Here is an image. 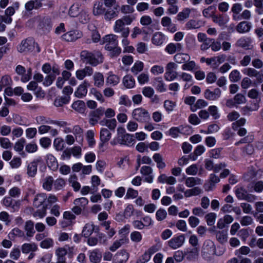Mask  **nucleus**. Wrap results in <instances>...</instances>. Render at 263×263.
I'll return each instance as SVG.
<instances>
[{
	"label": "nucleus",
	"instance_id": "4d7b16f0",
	"mask_svg": "<svg viewBox=\"0 0 263 263\" xmlns=\"http://www.w3.org/2000/svg\"><path fill=\"white\" fill-rule=\"evenodd\" d=\"M216 237L220 243H226L228 240L227 232L224 231H218L216 232Z\"/></svg>",
	"mask_w": 263,
	"mask_h": 263
},
{
	"label": "nucleus",
	"instance_id": "603ef678",
	"mask_svg": "<svg viewBox=\"0 0 263 263\" xmlns=\"http://www.w3.org/2000/svg\"><path fill=\"white\" fill-rule=\"evenodd\" d=\"M191 10L189 8H184L177 15V19L179 21H184L190 16Z\"/></svg>",
	"mask_w": 263,
	"mask_h": 263
},
{
	"label": "nucleus",
	"instance_id": "bf43d9fd",
	"mask_svg": "<svg viewBox=\"0 0 263 263\" xmlns=\"http://www.w3.org/2000/svg\"><path fill=\"white\" fill-rule=\"evenodd\" d=\"M80 5L78 3H74L71 6L68 11V15L71 17H76L79 13Z\"/></svg>",
	"mask_w": 263,
	"mask_h": 263
},
{
	"label": "nucleus",
	"instance_id": "f8f14e48",
	"mask_svg": "<svg viewBox=\"0 0 263 263\" xmlns=\"http://www.w3.org/2000/svg\"><path fill=\"white\" fill-rule=\"evenodd\" d=\"M42 162V158L38 157L34 159L27 166V174L29 177H34L37 171V166L40 163Z\"/></svg>",
	"mask_w": 263,
	"mask_h": 263
},
{
	"label": "nucleus",
	"instance_id": "423d86ee",
	"mask_svg": "<svg viewBox=\"0 0 263 263\" xmlns=\"http://www.w3.org/2000/svg\"><path fill=\"white\" fill-rule=\"evenodd\" d=\"M37 24V29L39 31L46 33L50 31L51 28L50 20L47 17H37L35 18Z\"/></svg>",
	"mask_w": 263,
	"mask_h": 263
},
{
	"label": "nucleus",
	"instance_id": "0eeeda50",
	"mask_svg": "<svg viewBox=\"0 0 263 263\" xmlns=\"http://www.w3.org/2000/svg\"><path fill=\"white\" fill-rule=\"evenodd\" d=\"M125 25L120 18L116 20L113 27L114 32L121 33V36L127 37L129 34V28Z\"/></svg>",
	"mask_w": 263,
	"mask_h": 263
},
{
	"label": "nucleus",
	"instance_id": "a19ab883",
	"mask_svg": "<svg viewBox=\"0 0 263 263\" xmlns=\"http://www.w3.org/2000/svg\"><path fill=\"white\" fill-rule=\"evenodd\" d=\"M205 150L204 146L198 145L195 149L193 154L190 155L189 157L193 161H195L197 160V157L201 155L205 152Z\"/></svg>",
	"mask_w": 263,
	"mask_h": 263
},
{
	"label": "nucleus",
	"instance_id": "09e8293b",
	"mask_svg": "<svg viewBox=\"0 0 263 263\" xmlns=\"http://www.w3.org/2000/svg\"><path fill=\"white\" fill-rule=\"evenodd\" d=\"M127 242L128 239L126 237H123L119 240H117L109 247V250L114 252L119 248L122 245L126 243Z\"/></svg>",
	"mask_w": 263,
	"mask_h": 263
},
{
	"label": "nucleus",
	"instance_id": "052dcab7",
	"mask_svg": "<svg viewBox=\"0 0 263 263\" xmlns=\"http://www.w3.org/2000/svg\"><path fill=\"white\" fill-rule=\"evenodd\" d=\"M242 71L244 74L250 77H255L258 79L260 77L258 72L252 68H246Z\"/></svg>",
	"mask_w": 263,
	"mask_h": 263
},
{
	"label": "nucleus",
	"instance_id": "5701e85b",
	"mask_svg": "<svg viewBox=\"0 0 263 263\" xmlns=\"http://www.w3.org/2000/svg\"><path fill=\"white\" fill-rule=\"evenodd\" d=\"M199 254V251L198 248L194 247L188 249L185 252V255L186 259L189 261H193L197 259Z\"/></svg>",
	"mask_w": 263,
	"mask_h": 263
},
{
	"label": "nucleus",
	"instance_id": "9d476101",
	"mask_svg": "<svg viewBox=\"0 0 263 263\" xmlns=\"http://www.w3.org/2000/svg\"><path fill=\"white\" fill-rule=\"evenodd\" d=\"M15 71L17 74L22 76L21 80L23 83L27 82L31 78L32 70L31 68L28 69L26 72L25 67L19 65L16 67Z\"/></svg>",
	"mask_w": 263,
	"mask_h": 263
},
{
	"label": "nucleus",
	"instance_id": "c03bdc74",
	"mask_svg": "<svg viewBox=\"0 0 263 263\" xmlns=\"http://www.w3.org/2000/svg\"><path fill=\"white\" fill-rule=\"evenodd\" d=\"M25 230L26 231L27 236L29 237L33 236L35 233L34 223L31 220L27 221L25 224Z\"/></svg>",
	"mask_w": 263,
	"mask_h": 263
},
{
	"label": "nucleus",
	"instance_id": "f704fd0d",
	"mask_svg": "<svg viewBox=\"0 0 263 263\" xmlns=\"http://www.w3.org/2000/svg\"><path fill=\"white\" fill-rule=\"evenodd\" d=\"M105 8L101 2H96L94 3L92 13L95 15H100L105 13Z\"/></svg>",
	"mask_w": 263,
	"mask_h": 263
},
{
	"label": "nucleus",
	"instance_id": "a211bd4d",
	"mask_svg": "<svg viewBox=\"0 0 263 263\" xmlns=\"http://www.w3.org/2000/svg\"><path fill=\"white\" fill-rule=\"evenodd\" d=\"M161 24L167 31L171 33L177 31L176 25L172 23L171 18L168 16H163L161 20Z\"/></svg>",
	"mask_w": 263,
	"mask_h": 263
},
{
	"label": "nucleus",
	"instance_id": "6e6552de",
	"mask_svg": "<svg viewBox=\"0 0 263 263\" xmlns=\"http://www.w3.org/2000/svg\"><path fill=\"white\" fill-rule=\"evenodd\" d=\"M106 50H111L118 44V36L113 34L105 35L102 40Z\"/></svg>",
	"mask_w": 263,
	"mask_h": 263
},
{
	"label": "nucleus",
	"instance_id": "f3484780",
	"mask_svg": "<svg viewBox=\"0 0 263 263\" xmlns=\"http://www.w3.org/2000/svg\"><path fill=\"white\" fill-rule=\"evenodd\" d=\"M83 35L82 32L79 30L69 31L62 36V39L67 42H73L81 38Z\"/></svg>",
	"mask_w": 263,
	"mask_h": 263
},
{
	"label": "nucleus",
	"instance_id": "ea45409f",
	"mask_svg": "<svg viewBox=\"0 0 263 263\" xmlns=\"http://www.w3.org/2000/svg\"><path fill=\"white\" fill-rule=\"evenodd\" d=\"M47 199V196L44 193L36 195L34 199L33 205L36 208L42 205Z\"/></svg>",
	"mask_w": 263,
	"mask_h": 263
},
{
	"label": "nucleus",
	"instance_id": "412c9836",
	"mask_svg": "<svg viewBox=\"0 0 263 263\" xmlns=\"http://www.w3.org/2000/svg\"><path fill=\"white\" fill-rule=\"evenodd\" d=\"M140 173L142 175L145 176L144 180L146 182L150 183L153 182V169L151 167L143 166L140 169Z\"/></svg>",
	"mask_w": 263,
	"mask_h": 263
},
{
	"label": "nucleus",
	"instance_id": "8fccbe9b",
	"mask_svg": "<svg viewBox=\"0 0 263 263\" xmlns=\"http://www.w3.org/2000/svg\"><path fill=\"white\" fill-rule=\"evenodd\" d=\"M140 23L142 26L149 27L153 25V20L151 16L144 15L140 17Z\"/></svg>",
	"mask_w": 263,
	"mask_h": 263
},
{
	"label": "nucleus",
	"instance_id": "72a5a7b5",
	"mask_svg": "<svg viewBox=\"0 0 263 263\" xmlns=\"http://www.w3.org/2000/svg\"><path fill=\"white\" fill-rule=\"evenodd\" d=\"M213 21L218 24L220 26H224L229 21L228 16L225 15H214L213 16Z\"/></svg>",
	"mask_w": 263,
	"mask_h": 263
},
{
	"label": "nucleus",
	"instance_id": "dca6fc26",
	"mask_svg": "<svg viewBox=\"0 0 263 263\" xmlns=\"http://www.w3.org/2000/svg\"><path fill=\"white\" fill-rule=\"evenodd\" d=\"M104 112V109L102 107H99L96 110L92 111L89 115V123L94 125L100 120Z\"/></svg>",
	"mask_w": 263,
	"mask_h": 263
},
{
	"label": "nucleus",
	"instance_id": "b1692460",
	"mask_svg": "<svg viewBox=\"0 0 263 263\" xmlns=\"http://www.w3.org/2000/svg\"><path fill=\"white\" fill-rule=\"evenodd\" d=\"M183 49V46L179 43L168 44L165 47V50L168 54H172L176 51H180Z\"/></svg>",
	"mask_w": 263,
	"mask_h": 263
},
{
	"label": "nucleus",
	"instance_id": "de8ad7c7",
	"mask_svg": "<svg viewBox=\"0 0 263 263\" xmlns=\"http://www.w3.org/2000/svg\"><path fill=\"white\" fill-rule=\"evenodd\" d=\"M153 158L154 160L157 163V166L158 168L162 169L164 168L166 164L164 161L163 157L159 153H155Z\"/></svg>",
	"mask_w": 263,
	"mask_h": 263
},
{
	"label": "nucleus",
	"instance_id": "680f3d73",
	"mask_svg": "<svg viewBox=\"0 0 263 263\" xmlns=\"http://www.w3.org/2000/svg\"><path fill=\"white\" fill-rule=\"evenodd\" d=\"M12 145V143L8 138L0 137V146L2 148L6 149H11Z\"/></svg>",
	"mask_w": 263,
	"mask_h": 263
},
{
	"label": "nucleus",
	"instance_id": "9b49d317",
	"mask_svg": "<svg viewBox=\"0 0 263 263\" xmlns=\"http://www.w3.org/2000/svg\"><path fill=\"white\" fill-rule=\"evenodd\" d=\"M107 239L105 235L102 233H99L97 237H89L87 239V244L90 246H95L98 243L106 245Z\"/></svg>",
	"mask_w": 263,
	"mask_h": 263
},
{
	"label": "nucleus",
	"instance_id": "ddd939ff",
	"mask_svg": "<svg viewBox=\"0 0 263 263\" xmlns=\"http://www.w3.org/2000/svg\"><path fill=\"white\" fill-rule=\"evenodd\" d=\"M90 86L89 82L87 80H84L81 84L77 87L76 90L74 91V96L78 98H82L87 93V88Z\"/></svg>",
	"mask_w": 263,
	"mask_h": 263
},
{
	"label": "nucleus",
	"instance_id": "a878e982",
	"mask_svg": "<svg viewBox=\"0 0 263 263\" xmlns=\"http://www.w3.org/2000/svg\"><path fill=\"white\" fill-rule=\"evenodd\" d=\"M165 35L161 32H155L152 37V43L157 46H160L164 42Z\"/></svg>",
	"mask_w": 263,
	"mask_h": 263
},
{
	"label": "nucleus",
	"instance_id": "a18cd8bd",
	"mask_svg": "<svg viewBox=\"0 0 263 263\" xmlns=\"http://www.w3.org/2000/svg\"><path fill=\"white\" fill-rule=\"evenodd\" d=\"M242 9V7L240 4L236 3L233 5L231 10L233 13V18L234 20H240V16L238 15V14L240 13Z\"/></svg>",
	"mask_w": 263,
	"mask_h": 263
},
{
	"label": "nucleus",
	"instance_id": "2eb2a0df",
	"mask_svg": "<svg viewBox=\"0 0 263 263\" xmlns=\"http://www.w3.org/2000/svg\"><path fill=\"white\" fill-rule=\"evenodd\" d=\"M93 73L92 67L87 66L84 68L78 69L76 72V77L79 80H83L86 77H90Z\"/></svg>",
	"mask_w": 263,
	"mask_h": 263
},
{
	"label": "nucleus",
	"instance_id": "2f4dec72",
	"mask_svg": "<svg viewBox=\"0 0 263 263\" xmlns=\"http://www.w3.org/2000/svg\"><path fill=\"white\" fill-rule=\"evenodd\" d=\"M122 83L124 87L127 89L132 88L135 85V80L130 74H127L123 77Z\"/></svg>",
	"mask_w": 263,
	"mask_h": 263
},
{
	"label": "nucleus",
	"instance_id": "6e6d98bb",
	"mask_svg": "<svg viewBox=\"0 0 263 263\" xmlns=\"http://www.w3.org/2000/svg\"><path fill=\"white\" fill-rule=\"evenodd\" d=\"M54 246L53 239L51 238H47L43 240L40 244V246L45 249L52 248Z\"/></svg>",
	"mask_w": 263,
	"mask_h": 263
},
{
	"label": "nucleus",
	"instance_id": "7ed1b4c3",
	"mask_svg": "<svg viewBox=\"0 0 263 263\" xmlns=\"http://www.w3.org/2000/svg\"><path fill=\"white\" fill-rule=\"evenodd\" d=\"M117 135L116 138H114L110 144L115 145L118 143L122 145H126L132 141V136L125 133V129L122 127H118L117 128Z\"/></svg>",
	"mask_w": 263,
	"mask_h": 263
},
{
	"label": "nucleus",
	"instance_id": "58836bf2",
	"mask_svg": "<svg viewBox=\"0 0 263 263\" xmlns=\"http://www.w3.org/2000/svg\"><path fill=\"white\" fill-rule=\"evenodd\" d=\"M111 137V133L106 128H102L100 133V141L107 142Z\"/></svg>",
	"mask_w": 263,
	"mask_h": 263
},
{
	"label": "nucleus",
	"instance_id": "cd10ccee",
	"mask_svg": "<svg viewBox=\"0 0 263 263\" xmlns=\"http://www.w3.org/2000/svg\"><path fill=\"white\" fill-rule=\"evenodd\" d=\"M252 27L251 23L247 21H243L239 23L237 27L236 30L240 33H244L249 32Z\"/></svg>",
	"mask_w": 263,
	"mask_h": 263
},
{
	"label": "nucleus",
	"instance_id": "37998d69",
	"mask_svg": "<svg viewBox=\"0 0 263 263\" xmlns=\"http://www.w3.org/2000/svg\"><path fill=\"white\" fill-rule=\"evenodd\" d=\"M102 254L99 250L95 249L90 252L89 259L91 262L98 263L101 261Z\"/></svg>",
	"mask_w": 263,
	"mask_h": 263
},
{
	"label": "nucleus",
	"instance_id": "bb28decb",
	"mask_svg": "<svg viewBox=\"0 0 263 263\" xmlns=\"http://www.w3.org/2000/svg\"><path fill=\"white\" fill-rule=\"evenodd\" d=\"M46 157L48 167L52 170H56L58 167V163L55 157L50 154H47Z\"/></svg>",
	"mask_w": 263,
	"mask_h": 263
},
{
	"label": "nucleus",
	"instance_id": "4468645a",
	"mask_svg": "<svg viewBox=\"0 0 263 263\" xmlns=\"http://www.w3.org/2000/svg\"><path fill=\"white\" fill-rule=\"evenodd\" d=\"M191 129L188 126H180L179 127H172L168 131L169 134L173 138H176L178 137L179 134H189Z\"/></svg>",
	"mask_w": 263,
	"mask_h": 263
},
{
	"label": "nucleus",
	"instance_id": "393cba45",
	"mask_svg": "<svg viewBox=\"0 0 263 263\" xmlns=\"http://www.w3.org/2000/svg\"><path fill=\"white\" fill-rule=\"evenodd\" d=\"M96 226L92 222H88L85 224L82 232V235L86 237H89L95 231Z\"/></svg>",
	"mask_w": 263,
	"mask_h": 263
},
{
	"label": "nucleus",
	"instance_id": "e2e57ef3",
	"mask_svg": "<svg viewBox=\"0 0 263 263\" xmlns=\"http://www.w3.org/2000/svg\"><path fill=\"white\" fill-rule=\"evenodd\" d=\"M106 83L108 85L115 86L120 82V78L116 75L111 74L106 79Z\"/></svg>",
	"mask_w": 263,
	"mask_h": 263
},
{
	"label": "nucleus",
	"instance_id": "f257e3e1",
	"mask_svg": "<svg viewBox=\"0 0 263 263\" xmlns=\"http://www.w3.org/2000/svg\"><path fill=\"white\" fill-rule=\"evenodd\" d=\"M214 255L216 254V248L215 243L210 239L204 241L201 250V255L203 259L206 261H211Z\"/></svg>",
	"mask_w": 263,
	"mask_h": 263
},
{
	"label": "nucleus",
	"instance_id": "473e14b6",
	"mask_svg": "<svg viewBox=\"0 0 263 263\" xmlns=\"http://www.w3.org/2000/svg\"><path fill=\"white\" fill-rule=\"evenodd\" d=\"M42 6V3L39 0H31L25 4V7L26 10L31 11L33 9H37Z\"/></svg>",
	"mask_w": 263,
	"mask_h": 263
},
{
	"label": "nucleus",
	"instance_id": "20e7f679",
	"mask_svg": "<svg viewBox=\"0 0 263 263\" xmlns=\"http://www.w3.org/2000/svg\"><path fill=\"white\" fill-rule=\"evenodd\" d=\"M132 116L134 119L141 123H145L151 119L148 110L142 107L134 109L132 111Z\"/></svg>",
	"mask_w": 263,
	"mask_h": 263
},
{
	"label": "nucleus",
	"instance_id": "69168bd1",
	"mask_svg": "<svg viewBox=\"0 0 263 263\" xmlns=\"http://www.w3.org/2000/svg\"><path fill=\"white\" fill-rule=\"evenodd\" d=\"M196 67V63L194 61H187L185 62L181 66L183 70L193 71Z\"/></svg>",
	"mask_w": 263,
	"mask_h": 263
},
{
	"label": "nucleus",
	"instance_id": "4c0bfd02",
	"mask_svg": "<svg viewBox=\"0 0 263 263\" xmlns=\"http://www.w3.org/2000/svg\"><path fill=\"white\" fill-rule=\"evenodd\" d=\"M68 182L75 192L79 191L81 187V184L78 181V177L76 175L73 174L70 175L68 179Z\"/></svg>",
	"mask_w": 263,
	"mask_h": 263
},
{
	"label": "nucleus",
	"instance_id": "13d9d810",
	"mask_svg": "<svg viewBox=\"0 0 263 263\" xmlns=\"http://www.w3.org/2000/svg\"><path fill=\"white\" fill-rule=\"evenodd\" d=\"M226 55L222 54L216 57H212L213 68H217L220 64L224 62L226 60Z\"/></svg>",
	"mask_w": 263,
	"mask_h": 263
},
{
	"label": "nucleus",
	"instance_id": "4be33fe9",
	"mask_svg": "<svg viewBox=\"0 0 263 263\" xmlns=\"http://www.w3.org/2000/svg\"><path fill=\"white\" fill-rule=\"evenodd\" d=\"M128 258V253L125 250H121L116 254L114 263H125Z\"/></svg>",
	"mask_w": 263,
	"mask_h": 263
},
{
	"label": "nucleus",
	"instance_id": "7c9ffc66",
	"mask_svg": "<svg viewBox=\"0 0 263 263\" xmlns=\"http://www.w3.org/2000/svg\"><path fill=\"white\" fill-rule=\"evenodd\" d=\"M256 212L254 216L259 220L260 223L263 222V203L257 202L255 204Z\"/></svg>",
	"mask_w": 263,
	"mask_h": 263
},
{
	"label": "nucleus",
	"instance_id": "338daca9",
	"mask_svg": "<svg viewBox=\"0 0 263 263\" xmlns=\"http://www.w3.org/2000/svg\"><path fill=\"white\" fill-rule=\"evenodd\" d=\"M9 195L12 198H18L21 194V190L17 186H13L8 191Z\"/></svg>",
	"mask_w": 263,
	"mask_h": 263
},
{
	"label": "nucleus",
	"instance_id": "5fc2aeb1",
	"mask_svg": "<svg viewBox=\"0 0 263 263\" xmlns=\"http://www.w3.org/2000/svg\"><path fill=\"white\" fill-rule=\"evenodd\" d=\"M100 124L102 126L106 125L110 130H114L117 126V121L115 119L101 121Z\"/></svg>",
	"mask_w": 263,
	"mask_h": 263
},
{
	"label": "nucleus",
	"instance_id": "39448f33",
	"mask_svg": "<svg viewBox=\"0 0 263 263\" xmlns=\"http://www.w3.org/2000/svg\"><path fill=\"white\" fill-rule=\"evenodd\" d=\"M35 45H37V44H35L33 39L27 38L21 42L17 48V51L20 53L27 54L32 52Z\"/></svg>",
	"mask_w": 263,
	"mask_h": 263
},
{
	"label": "nucleus",
	"instance_id": "6ab92c4d",
	"mask_svg": "<svg viewBox=\"0 0 263 263\" xmlns=\"http://www.w3.org/2000/svg\"><path fill=\"white\" fill-rule=\"evenodd\" d=\"M184 241V236L183 235H181L172 238L168 241V245L173 249H177L183 245Z\"/></svg>",
	"mask_w": 263,
	"mask_h": 263
},
{
	"label": "nucleus",
	"instance_id": "3c124183",
	"mask_svg": "<svg viewBox=\"0 0 263 263\" xmlns=\"http://www.w3.org/2000/svg\"><path fill=\"white\" fill-rule=\"evenodd\" d=\"M144 68V63L140 61H137L134 64L131 68V71L134 74L136 75L139 72L142 71Z\"/></svg>",
	"mask_w": 263,
	"mask_h": 263
},
{
	"label": "nucleus",
	"instance_id": "c756f323",
	"mask_svg": "<svg viewBox=\"0 0 263 263\" xmlns=\"http://www.w3.org/2000/svg\"><path fill=\"white\" fill-rule=\"evenodd\" d=\"M203 25L202 21L200 20H190L185 25L187 30L196 29L200 28Z\"/></svg>",
	"mask_w": 263,
	"mask_h": 263
},
{
	"label": "nucleus",
	"instance_id": "f03ea898",
	"mask_svg": "<svg viewBox=\"0 0 263 263\" xmlns=\"http://www.w3.org/2000/svg\"><path fill=\"white\" fill-rule=\"evenodd\" d=\"M81 57L86 63L89 64L93 66H96L103 62V55L99 51L89 52L86 51H83L81 53Z\"/></svg>",
	"mask_w": 263,
	"mask_h": 263
},
{
	"label": "nucleus",
	"instance_id": "0e129e2a",
	"mask_svg": "<svg viewBox=\"0 0 263 263\" xmlns=\"http://www.w3.org/2000/svg\"><path fill=\"white\" fill-rule=\"evenodd\" d=\"M53 146L57 151H62L64 148V140L60 137L55 138L53 141Z\"/></svg>",
	"mask_w": 263,
	"mask_h": 263
},
{
	"label": "nucleus",
	"instance_id": "864d4df0",
	"mask_svg": "<svg viewBox=\"0 0 263 263\" xmlns=\"http://www.w3.org/2000/svg\"><path fill=\"white\" fill-rule=\"evenodd\" d=\"M12 217L6 211L0 212V220L5 223V225L9 226L12 221Z\"/></svg>",
	"mask_w": 263,
	"mask_h": 263
},
{
	"label": "nucleus",
	"instance_id": "c85d7f7f",
	"mask_svg": "<svg viewBox=\"0 0 263 263\" xmlns=\"http://www.w3.org/2000/svg\"><path fill=\"white\" fill-rule=\"evenodd\" d=\"M94 85L97 87H102L104 84V79L103 74L99 72H96L93 75Z\"/></svg>",
	"mask_w": 263,
	"mask_h": 263
},
{
	"label": "nucleus",
	"instance_id": "aec40b11",
	"mask_svg": "<svg viewBox=\"0 0 263 263\" xmlns=\"http://www.w3.org/2000/svg\"><path fill=\"white\" fill-rule=\"evenodd\" d=\"M221 94V91L219 88H215L213 91L210 89H206L204 91V97L209 100L214 101L220 98Z\"/></svg>",
	"mask_w": 263,
	"mask_h": 263
},
{
	"label": "nucleus",
	"instance_id": "e433bc0d",
	"mask_svg": "<svg viewBox=\"0 0 263 263\" xmlns=\"http://www.w3.org/2000/svg\"><path fill=\"white\" fill-rule=\"evenodd\" d=\"M202 180L197 177H190L187 178L185 181V184L188 187H192L195 185L201 184Z\"/></svg>",
	"mask_w": 263,
	"mask_h": 263
},
{
	"label": "nucleus",
	"instance_id": "79ce46f5",
	"mask_svg": "<svg viewBox=\"0 0 263 263\" xmlns=\"http://www.w3.org/2000/svg\"><path fill=\"white\" fill-rule=\"evenodd\" d=\"M190 59V56L184 53H178L174 55V61L179 64L184 63L185 62L189 61Z\"/></svg>",
	"mask_w": 263,
	"mask_h": 263
},
{
	"label": "nucleus",
	"instance_id": "c9c22d12",
	"mask_svg": "<svg viewBox=\"0 0 263 263\" xmlns=\"http://www.w3.org/2000/svg\"><path fill=\"white\" fill-rule=\"evenodd\" d=\"M22 252L27 254L30 252H35L37 250V246L35 243H25L21 247Z\"/></svg>",
	"mask_w": 263,
	"mask_h": 263
},
{
	"label": "nucleus",
	"instance_id": "1a4fd4ad",
	"mask_svg": "<svg viewBox=\"0 0 263 263\" xmlns=\"http://www.w3.org/2000/svg\"><path fill=\"white\" fill-rule=\"evenodd\" d=\"M1 203L7 208H11L13 212L18 211L21 204L20 200H13L9 195L4 197Z\"/></svg>",
	"mask_w": 263,
	"mask_h": 263
},
{
	"label": "nucleus",
	"instance_id": "774afa93",
	"mask_svg": "<svg viewBox=\"0 0 263 263\" xmlns=\"http://www.w3.org/2000/svg\"><path fill=\"white\" fill-rule=\"evenodd\" d=\"M72 107L73 109L76 111L82 112L84 110L85 108V103L83 101L81 100H78L75 101L72 105Z\"/></svg>",
	"mask_w": 263,
	"mask_h": 263
},
{
	"label": "nucleus",
	"instance_id": "49530a36",
	"mask_svg": "<svg viewBox=\"0 0 263 263\" xmlns=\"http://www.w3.org/2000/svg\"><path fill=\"white\" fill-rule=\"evenodd\" d=\"M54 179L51 176L46 177L43 182V187L47 191H50L52 190L53 184Z\"/></svg>",
	"mask_w": 263,
	"mask_h": 263
}]
</instances>
